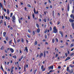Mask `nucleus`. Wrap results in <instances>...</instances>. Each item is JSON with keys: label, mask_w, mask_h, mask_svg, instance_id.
I'll return each instance as SVG.
<instances>
[{"label": "nucleus", "mask_w": 74, "mask_h": 74, "mask_svg": "<svg viewBox=\"0 0 74 74\" xmlns=\"http://www.w3.org/2000/svg\"><path fill=\"white\" fill-rule=\"evenodd\" d=\"M23 56H22L21 57V58H20V59L21 60H22V59H23Z\"/></svg>", "instance_id": "nucleus-58"}, {"label": "nucleus", "mask_w": 74, "mask_h": 74, "mask_svg": "<svg viewBox=\"0 0 74 74\" xmlns=\"http://www.w3.org/2000/svg\"><path fill=\"white\" fill-rule=\"evenodd\" d=\"M6 41H8V40H9V38H8V37L7 36L6 37Z\"/></svg>", "instance_id": "nucleus-27"}, {"label": "nucleus", "mask_w": 74, "mask_h": 74, "mask_svg": "<svg viewBox=\"0 0 74 74\" xmlns=\"http://www.w3.org/2000/svg\"><path fill=\"white\" fill-rule=\"evenodd\" d=\"M34 12L35 14H37L38 13V11H37L36 12V9H35V8L34 9Z\"/></svg>", "instance_id": "nucleus-4"}, {"label": "nucleus", "mask_w": 74, "mask_h": 74, "mask_svg": "<svg viewBox=\"0 0 74 74\" xmlns=\"http://www.w3.org/2000/svg\"><path fill=\"white\" fill-rule=\"evenodd\" d=\"M12 40H11L9 41V45H11L12 44Z\"/></svg>", "instance_id": "nucleus-12"}, {"label": "nucleus", "mask_w": 74, "mask_h": 74, "mask_svg": "<svg viewBox=\"0 0 74 74\" xmlns=\"http://www.w3.org/2000/svg\"><path fill=\"white\" fill-rule=\"evenodd\" d=\"M24 41H25V40H23V38H21L22 42L23 43L24 42Z\"/></svg>", "instance_id": "nucleus-30"}, {"label": "nucleus", "mask_w": 74, "mask_h": 74, "mask_svg": "<svg viewBox=\"0 0 74 74\" xmlns=\"http://www.w3.org/2000/svg\"><path fill=\"white\" fill-rule=\"evenodd\" d=\"M5 56H3L2 57V59H4V58H5Z\"/></svg>", "instance_id": "nucleus-52"}, {"label": "nucleus", "mask_w": 74, "mask_h": 74, "mask_svg": "<svg viewBox=\"0 0 74 74\" xmlns=\"http://www.w3.org/2000/svg\"><path fill=\"white\" fill-rule=\"evenodd\" d=\"M47 30H48V29H47V30H46L45 31V34H46V33H47Z\"/></svg>", "instance_id": "nucleus-53"}, {"label": "nucleus", "mask_w": 74, "mask_h": 74, "mask_svg": "<svg viewBox=\"0 0 74 74\" xmlns=\"http://www.w3.org/2000/svg\"><path fill=\"white\" fill-rule=\"evenodd\" d=\"M45 38H46V39L47 38V35H45Z\"/></svg>", "instance_id": "nucleus-61"}, {"label": "nucleus", "mask_w": 74, "mask_h": 74, "mask_svg": "<svg viewBox=\"0 0 74 74\" xmlns=\"http://www.w3.org/2000/svg\"><path fill=\"white\" fill-rule=\"evenodd\" d=\"M69 22H71V23L72 22H74V20L71 18H70L69 19Z\"/></svg>", "instance_id": "nucleus-8"}, {"label": "nucleus", "mask_w": 74, "mask_h": 74, "mask_svg": "<svg viewBox=\"0 0 74 74\" xmlns=\"http://www.w3.org/2000/svg\"><path fill=\"white\" fill-rule=\"evenodd\" d=\"M66 71H69V72L70 71V70L69 69V68L68 67H67V68Z\"/></svg>", "instance_id": "nucleus-29"}, {"label": "nucleus", "mask_w": 74, "mask_h": 74, "mask_svg": "<svg viewBox=\"0 0 74 74\" xmlns=\"http://www.w3.org/2000/svg\"><path fill=\"white\" fill-rule=\"evenodd\" d=\"M53 30H54L53 31V32H54V33H57L58 32V30L56 29V26L54 27Z\"/></svg>", "instance_id": "nucleus-1"}, {"label": "nucleus", "mask_w": 74, "mask_h": 74, "mask_svg": "<svg viewBox=\"0 0 74 74\" xmlns=\"http://www.w3.org/2000/svg\"><path fill=\"white\" fill-rule=\"evenodd\" d=\"M33 35H34V34H35V31H34L33 32Z\"/></svg>", "instance_id": "nucleus-50"}, {"label": "nucleus", "mask_w": 74, "mask_h": 74, "mask_svg": "<svg viewBox=\"0 0 74 74\" xmlns=\"http://www.w3.org/2000/svg\"><path fill=\"white\" fill-rule=\"evenodd\" d=\"M56 41L57 42H59V40H58V39H57V38H56Z\"/></svg>", "instance_id": "nucleus-40"}, {"label": "nucleus", "mask_w": 74, "mask_h": 74, "mask_svg": "<svg viewBox=\"0 0 74 74\" xmlns=\"http://www.w3.org/2000/svg\"><path fill=\"white\" fill-rule=\"evenodd\" d=\"M37 41H36L35 42V45H37Z\"/></svg>", "instance_id": "nucleus-44"}, {"label": "nucleus", "mask_w": 74, "mask_h": 74, "mask_svg": "<svg viewBox=\"0 0 74 74\" xmlns=\"http://www.w3.org/2000/svg\"><path fill=\"white\" fill-rule=\"evenodd\" d=\"M0 23H3V20H1Z\"/></svg>", "instance_id": "nucleus-47"}, {"label": "nucleus", "mask_w": 74, "mask_h": 74, "mask_svg": "<svg viewBox=\"0 0 74 74\" xmlns=\"http://www.w3.org/2000/svg\"><path fill=\"white\" fill-rule=\"evenodd\" d=\"M74 46V45H73V44H71L70 45V47L71 48L72 47H73V46Z\"/></svg>", "instance_id": "nucleus-36"}, {"label": "nucleus", "mask_w": 74, "mask_h": 74, "mask_svg": "<svg viewBox=\"0 0 74 74\" xmlns=\"http://www.w3.org/2000/svg\"><path fill=\"white\" fill-rule=\"evenodd\" d=\"M60 22H58V23H57V25H60Z\"/></svg>", "instance_id": "nucleus-55"}, {"label": "nucleus", "mask_w": 74, "mask_h": 74, "mask_svg": "<svg viewBox=\"0 0 74 74\" xmlns=\"http://www.w3.org/2000/svg\"><path fill=\"white\" fill-rule=\"evenodd\" d=\"M19 62H15V65H16V64H18Z\"/></svg>", "instance_id": "nucleus-49"}, {"label": "nucleus", "mask_w": 74, "mask_h": 74, "mask_svg": "<svg viewBox=\"0 0 74 74\" xmlns=\"http://www.w3.org/2000/svg\"><path fill=\"white\" fill-rule=\"evenodd\" d=\"M27 36L28 37V38H30V37H31V36L30 35H27Z\"/></svg>", "instance_id": "nucleus-37"}, {"label": "nucleus", "mask_w": 74, "mask_h": 74, "mask_svg": "<svg viewBox=\"0 0 74 74\" xmlns=\"http://www.w3.org/2000/svg\"><path fill=\"white\" fill-rule=\"evenodd\" d=\"M58 54H56V57H58Z\"/></svg>", "instance_id": "nucleus-60"}, {"label": "nucleus", "mask_w": 74, "mask_h": 74, "mask_svg": "<svg viewBox=\"0 0 74 74\" xmlns=\"http://www.w3.org/2000/svg\"><path fill=\"white\" fill-rule=\"evenodd\" d=\"M4 46H2L1 47V50H3V49H4Z\"/></svg>", "instance_id": "nucleus-25"}, {"label": "nucleus", "mask_w": 74, "mask_h": 74, "mask_svg": "<svg viewBox=\"0 0 74 74\" xmlns=\"http://www.w3.org/2000/svg\"><path fill=\"white\" fill-rule=\"evenodd\" d=\"M43 69H44V66L43 65H42L41 66V70H42Z\"/></svg>", "instance_id": "nucleus-43"}, {"label": "nucleus", "mask_w": 74, "mask_h": 74, "mask_svg": "<svg viewBox=\"0 0 74 74\" xmlns=\"http://www.w3.org/2000/svg\"><path fill=\"white\" fill-rule=\"evenodd\" d=\"M12 15H13V13L12 12L11 13L10 15V17L11 18L12 17Z\"/></svg>", "instance_id": "nucleus-32"}, {"label": "nucleus", "mask_w": 74, "mask_h": 74, "mask_svg": "<svg viewBox=\"0 0 74 74\" xmlns=\"http://www.w3.org/2000/svg\"><path fill=\"white\" fill-rule=\"evenodd\" d=\"M67 10H68V11H69V10H70V7L69 6V5L67 6Z\"/></svg>", "instance_id": "nucleus-22"}, {"label": "nucleus", "mask_w": 74, "mask_h": 74, "mask_svg": "<svg viewBox=\"0 0 74 74\" xmlns=\"http://www.w3.org/2000/svg\"><path fill=\"white\" fill-rule=\"evenodd\" d=\"M12 58H15V59H16V56H12Z\"/></svg>", "instance_id": "nucleus-34"}, {"label": "nucleus", "mask_w": 74, "mask_h": 74, "mask_svg": "<svg viewBox=\"0 0 74 74\" xmlns=\"http://www.w3.org/2000/svg\"><path fill=\"white\" fill-rule=\"evenodd\" d=\"M7 14L8 15L10 13V11H9V10H8V9H7Z\"/></svg>", "instance_id": "nucleus-24"}, {"label": "nucleus", "mask_w": 74, "mask_h": 74, "mask_svg": "<svg viewBox=\"0 0 74 74\" xmlns=\"http://www.w3.org/2000/svg\"><path fill=\"white\" fill-rule=\"evenodd\" d=\"M52 41L53 43H54V42H55V39H53L52 40Z\"/></svg>", "instance_id": "nucleus-45"}, {"label": "nucleus", "mask_w": 74, "mask_h": 74, "mask_svg": "<svg viewBox=\"0 0 74 74\" xmlns=\"http://www.w3.org/2000/svg\"><path fill=\"white\" fill-rule=\"evenodd\" d=\"M65 56L66 57H67V53H65Z\"/></svg>", "instance_id": "nucleus-56"}, {"label": "nucleus", "mask_w": 74, "mask_h": 74, "mask_svg": "<svg viewBox=\"0 0 74 74\" xmlns=\"http://www.w3.org/2000/svg\"><path fill=\"white\" fill-rule=\"evenodd\" d=\"M48 69H51L52 70H53V66L52 65V66H51L50 67H49L48 68Z\"/></svg>", "instance_id": "nucleus-13"}, {"label": "nucleus", "mask_w": 74, "mask_h": 74, "mask_svg": "<svg viewBox=\"0 0 74 74\" xmlns=\"http://www.w3.org/2000/svg\"><path fill=\"white\" fill-rule=\"evenodd\" d=\"M64 46H60V47L61 48H63L64 47Z\"/></svg>", "instance_id": "nucleus-64"}, {"label": "nucleus", "mask_w": 74, "mask_h": 74, "mask_svg": "<svg viewBox=\"0 0 74 74\" xmlns=\"http://www.w3.org/2000/svg\"><path fill=\"white\" fill-rule=\"evenodd\" d=\"M39 56V54H37L36 55V58H38V56Z\"/></svg>", "instance_id": "nucleus-62"}, {"label": "nucleus", "mask_w": 74, "mask_h": 74, "mask_svg": "<svg viewBox=\"0 0 74 74\" xmlns=\"http://www.w3.org/2000/svg\"><path fill=\"white\" fill-rule=\"evenodd\" d=\"M17 42L18 43L20 42V39H18L17 40Z\"/></svg>", "instance_id": "nucleus-51"}, {"label": "nucleus", "mask_w": 74, "mask_h": 74, "mask_svg": "<svg viewBox=\"0 0 74 74\" xmlns=\"http://www.w3.org/2000/svg\"><path fill=\"white\" fill-rule=\"evenodd\" d=\"M70 67H72V68H73V67H74V65H72V64H70Z\"/></svg>", "instance_id": "nucleus-41"}, {"label": "nucleus", "mask_w": 74, "mask_h": 74, "mask_svg": "<svg viewBox=\"0 0 74 74\" xmlns=\"http://www.w3.org/2000/svg\"><path fill=\"white\" fill-rule=\"evenodd\" d=\"M28 19H29V20L30 19V16H29H29H28Z\"/></svg>", "instance_id": "nucleus-59"}, {"label": "nucleus", "mask_w": 74, "mask_h": 74, "mask_svg": "<svg viewBox=\"0 0 74 74\" xmlns=\"http://www.w3.org/2000/svg\"><path fill=\"white\" fill-rule=\"evenodd\" d=\"M1 69L2 71H3V72H4L5 71L4 70V69H3V66H2V65L1 66Z\"/></svg>", "instance_id": "nucleus-21"}, {"label": "nucleus", "mask_w": 74, "mask_h": 74, "mask_svg": "<svg viewBox=\"0 0 74 74\" xmlns=\"http://www.w3.org/2000/svg\"><path fill=\"white\" fill-rule=\"evenodd\" d=\"M12 19L13 20H12V22H15L14 21H15V20L16 19V18H15V17L14 16H13L12 17Z\"/></svg>", "instance_id": "nucleus-6"}, {"label": "nucleus", "mask_w": 74, "mask_h": 74, "mask_svg": "<svg viewBox=\"0 0 74 74\" xmlns=\"http://www.w3.org/2000/svg\"><path fill=\"white\" fill-rule=\"evenodd\" d=\"M32 16H33V18H34V19L35 20H37V18H34V17H35V16H34V14H32Z\"/></svg>", "instance_id": "nucleus-15"}, {"label": "nucleus", "mask_w": 74, "mask_h": 74, "mask_svg": "<svg viewBox=\"0 0 74 74\" xmlns=\"http://www.w3.org/2000/svg\"><path fill=\"white\" fill-rule=\"evenodd\" d=\"M24 71L25 72H26V65H24Z\"/></svg>", "instance_id": "nucleus-31"}, {"label": "nucleus", "mask_w": 74, "mask_h": 74, "mask_svg": "<svg viewBox=\"0 0 74 74\" xmlns=\"http://www.w3.org/2000/svg\"><path fill=\"white\" fill-rule=\"evenodd\" d=\"M73 55H74V53H72L71 54L70 56H73Z\"/></svg>", "instance_id": "nucleus-57"}, {"label": "nucleus", "mask_w": 74, "mask_h": 74, "mask_svg": "<svg viewBox=\"0 0 74 74\" xmlns=\"http://www.w3.org/2000/svg\"><path fill=\"white\" fill-rule=\"evenodd\" d=\"M52 15L53 16L54 18H55V11L54 10L52 12Z\"/></svg>", "instance_id": "nucleus-16"}, {"label": "nucleus", "mask_w": 74, "mask_h": 74, "mask_svg": "<svg viewBox=\"0 0 74 74\" xmlns=\"http://www.w3.org/2000/svg\"><path fill=\"white\" fill-rule=\"evenodd\" d=\"M37 71V69H36V70H34V74H36V71Z\"/></svg>", "instance_id": "nucleus-28"}, {"label": "nucleus", "mask_w": 74, "mask_h": 74, "mask_svg": "<svg viewBox=\"0 0 74 74\" xmlns=\"http://www.w3.org/2000/svg\"><path fill=\"white\" fill-rule=\"evenodd\" d=\"M14 42L15 44H16V40H15V38H14Z\"/></svg>", "instance_id": "nucleus-33"}, {"label": "nucleus", "mask_w": 74, "mask_h": 74, "mask_svg": "<svg viewBox=\"0 0 74 74\" xmlns=\"http://www.w3.org/2000/svg\"><path fill=\"white\" fill-rule=\"evenodd\" d=\"M71 59V58H70V57H67L66 59H65V62H66V61H67V60H70V59Z\"/></svg>", "instance_id": "nucleus-7"}, {"label": "nucleus", "mask_w": 74, "mask_h": 74, "mask_svg": "<svg viewBox=\"0 0 74 74\" xmlns=\"http://www.w3.org/2000/svg\"><path fill=\"white\" fill-rule=\"evenodd\" d=\"M45 52L46 53H49V52H48V51H44V58H45V56H46Z\"/></svg>", "instance_id": "nucleus-2"}, {"label": "nucleus", "mask_w": 74, "mask_h": 74, "mask_svg": "<svg viewBox=\"0 0 74 74\" xmlns=\"http://www.w3.org/2000/svg\"><path fill=\"white\" fill-rule=\"evenodd\" d=\"M43 21H44L45 22H47V19H46V18H45L43 20Z\"/></svg>", "instance_id": "nucleus-42"}, {"label": "nucleus", "mask_w": 74, "mask_h": 74, "mask_svg": "<svg viewBox=\"0 0 74 74\" xmlns=\"http://www.w3.org/2000/svg\"><path fill=\"white\" fill-rule=\"evenodd\" d=\"M71 26H72V27L73 29H74V23H71Z\"/></svg>", "instance_id": "nucleus-17"}, {"label": "nucleus", "mask_w": 74, "mask_h": 74, "mask_svg": "<svg viewBox=\"0 0 74 74\" xmlns=\"http://www.w3.org/2000/svg\"><path fill=\"white\" fill-rule=\"evenodd\" d=\"M59 33L61 35V37H63V32H62L61 31H60L59 32Z\"/></svg>", "instance_id": "nucleus-10"}, {"label": "nucleus", "mask_w": 74, "mask_h": 74, "mask_svg": "<svg viewBox=\"0 0 74 74\" xmlns=\"http://www.w3.org/2000/svg\"><path fill=\"white\" fill-rule=\"evenodd\" d=\"M40 29L38 28L37 29V33H40Z\"/></svg>", "instance_id": "nucleus-19"}, {"label": "nucleus", "mask_w": 74, "mask_h": 74, "mask_svg": "<svg viewBox=\"0 0 74 74\" xmlns=\"http://www.w3.org/2000/svg\"><path fill=\"white\" fill-rule=\"evenodd\" d=\"M43 56V53H41L39 55V58H41L42 56Z\"/></svg>", "instance_id": "nucleus-14"}, {"label": "nucleus", "mask_w": 74, "mask_h": 74, "mask_svg": "<svg viewBox=\"0 0 74 74\" xmlns=\"http://www.w3.org/2000/svg\"><path fill=\"white\" fill-rule=\"evenodd\" d=\"M14 68V66H12L11 68V71H12V72L13 71V69Z\"/></svg>", "instance_id": "nucleus-38"}, {"label": "nucleus", "mask_w": 74, "mask_h": 74, "mask_svg": "<svg viewBox=\"0 0 74 74\" xmlns=\"http://www.w3.org/2000/svg\"><path fill=\"white\" fill-rule=\"evenodd\" d=\"M74 4H73V10L72 11V13L73 14L74 13Z\"/></svg>", "instance_id": "nucleus-20"}, {"label": "nucleus", "mask_w": 74, "mask_h": 74, "mask_svg": "<svg viewBox=\"0 0 74 74\" xmlns=\"http://www.w3.org/2000/svg\"><path fill=\"white\" fill-rule=\"evenodd\" d=\"M70 17L71 18H73V14H71L70 15Z\"/></svg>", "instance_id": "nucleus-46"}, {"label": "nucleus", "mask_w": 74, "mask_h": 74, "mask_svg": "<svg viewBox=\"0 0 74 74\" xmlns=\"http://www.w3.org/2000/svg\"><path fill=\"white\" fill-rule=\"evenodd\" d=\"M69 72V73H73V69H71V71L70 70Z\"/></svg>", "instance_id": "nucleus-23"}, {"label": "nucleus", "mask_w": 74, "mask_h": 74, "mask_svg": "<svg viewBox=\"0 0 74 74\" xmlns=\"http://www.w3.org/2000/svg\"><path fill=\"white\" fill-rule=\"evenodd\" d=\"M3 37H5V35H6V32H3Z\"/></svg>", "instance_id": "nucleus-18"}, {"label": "nucleus", "mask_w": 74, "mask_h": 74, "mask_svg": "<svg viewBox=\"0 0 74 74\" xmlns=\"http://www.w3.org/2000/svg\"><path fill=\"white\" fill-rule=\"evenodd\" d=\"M28 32L29 33H31V32L30 31V29H28Z\"/></svg>", "instance_id": "nucleus-48"}, {"label": "nucleus", "mask_w": 74, "mask_h": 74, "mask_svg": "<svg viewBox=\"0 0 74 74\" xmlns=\"http://www.w3.org/2000/svg\"><path fill=\"white\" fill-rule=\"evenodd\" d=\"M5 18L6 19H7L8 20V21H10V18L9 17H8L7 16H5Z\"/></svg>", "instance_id": "nucleus-11"}, {"label": "nucleus", "mask_w": 74, "mask_h": 74, "mask_svg": "<svg viewBox=\"0 0 74 74\" xmlns=\"http://www.w3.org/2000/svg\"><path fill=\"white\" fill-rule=\"evenodd\" d=\"M0 7L1 9L2 8V10H4V8L3 6V5H2V4L1 3H0Z\"/></svg>", "instance_id": "nucleus-3"}, {"label": "nucleus", "mask_w": 74, "mask_h": 74, "mask_svg": "<svg viewBox=\"0 0 74 74\" xmlns=\"http://www.w3.org/2000/svg\"><path fill=\"white\" fill-rule=\"evenodd\" d=\"M36 27H37L38 28H39V25H38V24L37 23L36 24Z\"/></svg>", "instance_id": "nucleus-35"}, {"label": "nucleus", "mask_w": 74, "mask_h": 74, "mask_svg": "<svg viewBox=\"0 0 74 74\" xmlns=\"http://www.w3.org/2000/svg\"><path fill=\"white\" fill-rule=\"evenodd\" d=\"M50 31H52V27H50Z\"/></svg>", "instance_id": "nucleus-63"}, {"label": "nucleus", "mask_w": 74, "mask_h": 74, "mask_svg": "<svg viewBox=\"0 0 74 74\" xmlns=\"http://www.w3.org/2000/svg\"><path fill=\"white\" fill-rule=\"evenodd\" d=\"M44 28H45L47 27V24L45 25L44 26Z\"/></svg>", "instance_id": "nucleus-54"}, {"label": "nucleus", "mask_w": 74, "mask_h": 74, "mask_svg": "<svg viewBox=\"0 0 74 74\" xmlns=\"http://www.w3.org/2000/svg\"><path fill=\"white\" fill-rule=\"evenodd\" d=\"M3 25L5 26H6V22L5 21L4 22V25Z\"/></svg>", "instance_id": "nucleus-39"}, {"label": "nucleus", "mask_w": 74, "mask_h": 74, "mask_svg": "<svg viewBox=\"0 0 74 74\" xmlns=\"http://www.w3.org/2000/svg\"><path fill=\"white\" fill-rule=\"evenodd\" d=\"M25 51H26L27 53L28 52V49H27V47H25V49L24 50V52H25Z\"/></svg>", "instance_id": "nucleus-5"}, {"label": "nucleus", "mask_w": 74, "mask_h": 74, "mask_svg": "<svg viewBox=\"0 0 74 74\" xmlns=\"http://www.w3.org/2000/svg\"><path fill=\"white\" fill-rule=\"evenodd\" d=\"M27 6L28 7H29V8H32V6H31V5L29 4H28L27 5Z\"/></svg>", "instance_id": "nucleus-26"}, {"label": "nucleus", "mask_w": 74, "mask_h": 74, "mask_svg": "<svg viewBox=\"0 0 74 74\" xmlns=\"http://www.w3.org/2000/svg\"><path fill=\"white\" fill-rule=\"evenodd\" d=\"M10 51H11L12 53H13L14 52V50L12 48H10Z\"/></svg>", "instance_id": "nucleus-9"}]
</instances>
